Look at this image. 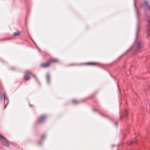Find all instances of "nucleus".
Here are the masks:
<instances>
[{"label":"nucleus","instance_id":"obj_1","mask_svg":"<svg viewBox=\"0 0 150 150\" xmlns=\"http://www.w3.org/2000/svg\"><path fill=\"white\" fill-rule=\"evenodd\" d=\"M0 139L2 144L4 146H8L9 145V144L8 141L1 135L0 134Z\"/></svg>","mask_w":150,"mask_h":150},{"label":"nucleus","instance_id":"obj_2","mask_svg":"<svg viewBox=\"0 0 150 150\" xmlns=\"http://www.w3.org/2000/svg\"><path fill=\"white\" fill-rule=\"evenodd\" d=\"M32 74L30 72L27 71L25 73L24 76V78L25 81H28L30 79V75Z\"/></svg>","mask_w":150,"mask_h":150},{"label":"nucleus","instance_id":"obj_3","mask_svg":"<svg viewBox=\"0 0 150 150\" xmlns=\"http://www.w3.org/2000/svg\"><path fill=\"white\" fill-rule=\"evenodd\" d=\"M50 65L49 61L47 62L41 64L40 66L42 68H45L48 67Z\"/></svg>","mask_w":150,"mask_h":150},{"label":"nucleus","instance_id":"obj_4","mask_svg":"<svg viewBox=\"0 0 150 150\" xmlns=\"http://www.w3.org/2000/svg\"><path fill=\"white\" fill-rule=\"evenodd\" d=\"M46 117L44 115H42L40 116L37 120V122L38 123H41L42 122L45 120Z\"/></svg>","mask_w":150,"mask_h":150},{"label":"nucleus","instance_id":"obj_5","mask_svg":"<svg viewBox=\"0 0 150 150\" xmlns=\"http://www.w3.org/2000/svg\"><path fill=\"white\" fill-rule=\"evenodd\" d=\"M21 34V32L19 31H17L14 32L12 35L13 38H15L16 37L19 36Z\"/></svg>","mask_w":150,"mask_h":150},{"label":"nucleus","instance_id":"obj_6","mask_svg":"<svg viewBox=\"0 0 150 150\" xmlns=\"http://www.w3.org/2000/svg\"><path fill=\"white\" fill-rule=\"evenodd\" d=\"M48 61L50 64H51L52 63H57L58 62V60L56 59H50Z\"/></svg>","mask_w":150,"mask_h":150},{"label":"nucleus","instance_id":"obj_7","mask_svg":"<svg viewBox=\"0 0 150 150\" xmlns=\"http://www.w3.org/2000/svg\"><path fill=\"white\" fill-rule=\"evenodd\" d=\"M11 39V38H6L0 39V42H2L9 40Z\"/></svg>","mask_w":150,"mask_h":150},{"label":"nucleus","instance_id":"obj_8","mask_svg":"<svg viewBox=\"0 0 150 150\" xmlns=\"http://www.w3.org/2000/svg\"><path fill=\"white\" fill-rule=\"evenodd\" d=\"M71 102L74 104H76L79 103V101L73 99L72 100Z\"/></svg>","mask_w":150,"mask_h":150},{"label":"nucleus","instance_id":"obj_9","mask_svg":"<svg viewBox=\"0 0 150 150\" xmlns=\"http://www.w3.org/2000/svg\"><path fill=\"white\" fill-rule=\"evenodd\" d=\"M85 64L86 65H94V63L93 62H87Z\"/></svg>","mask_w":150,"mask_h":150},{"label":"nucleus","instance_id":"obj_10","mask_svg":"<svg viewBox=\"0 0 150 150\" xmlns=\"http://www.w3.org/2000/svg\"><path fill=\"white\" fill-rule=\"evenodd\" d=\"M47 81L49 82L50 80V75L49 74L47 75Z\"/></svg>","mask_w":150,"mask_h":150},{"label":"nucleus","instance_id":"obj_11","mask_svg":"<svg viewBox=\"0 0 150 150\" xmlns=\"http://www.w3.org/2000/svg\"><path fill=\"white\" fill-rule=\"evenodd\" d=\"M31 74L35 78V79L36 80H37V77L35 75H33V74Z\"/></svg>","mask_w":150,"mask_h":150},{"label":"nucleus","instance_id":"obj_12","mask_svg":"<svg viewBox=\"0 0 150 150\" xmlns=\"http://www.w3.org/2000/svg\"><path fill=\"white\" fill-rule=\"evenodd\" d=\"M45 138V136H43L42 137H41V139H44Z\"/></svg>","mask_w":150,"mask_h":150},{"label":"nucleus","instance_id":"obj_13","mask_svg":"<svg viewBox=\"0 0 150 150\" xmlns=\"http://www.w3.org/2000/svg\"><path fill=\"white\" fill-rule=\"evenodd\" d=\"M141 46V44L140 43H139L138 45V46H137V47L138 48H139L140 47V46Z\"/></svg>","mask_w":150,"mask_h":150},{"label":"nucleus","instance_id":"obj_14","mask_svg":"<svg viewBox=\"0 0 150 150\" xmlns=\"http://www.w3.org/2000/svg\"><path fill=\"white\" fill-rule=\"evenodd\" d=\"M148 21L149 22V23L150 24V18L148 20Z\"/></svg>","mask_w":150,"mask_h":150},{"label":"nucleus","instance_id":"obj_15","mask_svg":"<svg viewBox=\"0 0 150 150\" xmlns=\"http://www.w3.org/2000/svg\"><path fill=\"white\" fill-rule=\"evenodd\" d=\"M4 99H5V94H4Z\"/></svg>","mask_w":150,"mask_h":150},{"label":"nucleus","instance_id":"obj_16","mask_svg":"<svg viewBox=\"0 0 150 150\" xmlns=\"http://www.w3.org/2000/svg\"><path fill=\"white\" fill-rule=\"evenodd\" d=\"M149 9L150 10V6H149Z\"/></svg>","mask_w":150,"mask_h":150},{"label":"nucleus","instance_id":"obj_17","mask_svg":"<svg viewBox=\"0 0 150 150\" xmlns=\"http://www.w3.org/2000/svg\"><path fill=\"white\" fill-rule=\"evenodd\" d=\"M6 106H4V108H6Z\"/></svg>","mask_w":150,"mask_h":150},{"label":"nucleus","instance_id":"obj_18","mask_svg":"<svg viewBox=\"0 0 150 150\" xmlns=\"http://www.w3.org/2000/svg\"><path fill=\"white\" fill-rule=\"evenodd\" d=\"M94 65H95L96 64V63H94Z\"/></svg>","mask_w":150,"mask_h":150}]
</instances>
